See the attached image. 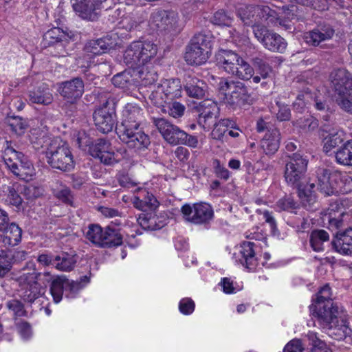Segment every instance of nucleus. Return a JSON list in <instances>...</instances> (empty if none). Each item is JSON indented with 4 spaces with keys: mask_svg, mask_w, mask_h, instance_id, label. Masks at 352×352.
Masks as SVG:
<instances>
[{
    "mask_svg": "<svg viewBox=\"0 0 352 352\" xmlns=\"http://www.w3.org/2000/svg\"><path fill=\"white\" fill-rule=\"evenodd\" d=\"M157 52V47L150 41L132 42L124 53V62L130 67L140 68L153 58Z\"/></svg>",
    "mask_w": 352,
    "mask_h": 352,
    "instance_id": "obj_6",
    "label": "nucleus"
},
{
    "mask_svg": "<svg viewBox=\"0 0 352 352\" xmlns=\"http://www.w3.org/2000/svg\"><path fill=\"white\" fill-rule=\"evenodd\" d=\"M308 160L298 152L287 156L285 161L284 177L291 186H298L303 181L307 170Z\"/></svg>",
    "mask_w": 352,
    "mask_h": 352,
    "instance_id": "obj_11",
    "label": "nucleus"
},
{
    "mask_svg": "<svg viewBox=\"0 0 352 352\" xmlns=\"http://www.w3.org/2000/svg\"><path fill=\"white\" fill-rule=\"evenodd\" d=\"M7 307L9 310L13 312V314L16 316H23L25 314L23 305L18 300H9L6 304Z\"/></svg>",
    "mask_w": 352,
    "mask_h": 352,
    "instance_id": "obj_62",
    "label": "nucleus"
},
{
    "mask_svg": "<svg viewBox=\"0 0 352 352\" xmlns=\"http://www.w3.org/2000/svg\"><path fill=\"white\" fill-rule=\"evenodd\" d=\"M160 85L169 100H173L182 96V85L177 78L165 80Z\"/></svg>",
    "mask_w": 352,
    "mask_h": 352,
    "instance_id": "obj_35",
    "label": "nucleus"
},
{
    "mask_svg": "<svg viewBox=\"0 0 352 352\" xmlns=\"http://www.w3.org/2000/svg\"><path fill=\"white\" fill-rule=\"evenodd\" d=\"M104 229L98 224H89L85 233L86 239L100 248Z\"/></svg>",
    "mask_w": 352,
    "mask_h": 352,
    "instance_id": "obj_45",
    "label": "nucleus"
},
{
    "mask_svg": "<svg viewBox=\"0 0 352 352\" xmlns=\"http://www.w3.org/2000/svg\"><path fill=\"white\" fill-rule=\"evenodd\" d=\"M239 55L233 51L221 50L215 56L217 65L230 75L236 65H239Z\"/></svg>",
    "mask_w": 352,
    "mask_h": 352,
    "instance_id": "obj_27",
    "label": "nucleus"
},
{
    "mask_svg": "<svg viewBox=\"0 0 352 352\" xmlns=\"http://www.w3.org/2000/svg\"><path fill=\"white\" fill-rule=\"evenodd\" d=\"M28 97L30 102L43 105H49L54 100L52 90L45 83L29 91Z\"/></svg>",
    "mask_w": 352,
    "mask_h": 352,
    "instance_id": "obj_26",
    "label": "nucleus"
},
{
    "mask_svg": "<svg viewBox=\"0 0 352 352\" xmlns=\"http://www.w3.org/2000/svg\"><path fill=\"white\" fill-rule=\"evenodd\" d=\"M198 115V124L204 129H209L214 123L218 114L217 104L212 100H204L196 107Z\"/></svg>",
    "mask_w": 352,
    "mask_h": 352,
    "instance_id": "obj_18",
    "label": "nucleus"
},
{
    "mask_svg": "<svg viewBox=\"0 0 352 352\" xmlns=\"http://www.w3.org/2000/svg\"><path fill=\"white\" fill-rule=\"evenodd\" d=\"M143 110L137 104L128 103L122 111L121 121L116 126V133L140 127Z\"/></svg>",
    "mask_w": 352,
    "mask_h": 352,
    "instance_id": "obj_17",
    "label": "nucleus"
},
{
    "mask_svg": "<svg viewBox=\"0 0 352 352\" xmlns=\"http://www.w3.org/2000/svg\"><path fill=\"white\" fill-rule=\"evenodd\" d=\"M112 83L117 87L121 89H129L135 85V80L131 72L124 70L113 76L111 79Z\"/></svg>",
    "mask_w": 352,
    "mask_h": 352,
    "instance_id": "obj_42",
    "label": "nucleus"
},
{
    "mask_svg": "<svg viewBox=\"0 0 352 352\" xmlns=\"http://www.w3.org/2000/svg\"><path fill=\"white\" fill-rule=\"evenodd\" d=\"M294 124L305 132L313 131L318 126V121L312 116L300 118Z\"/></svg>",
    "mask_w": 352,
    "mask_h": 352,
    "instance_id": "obj_53",
    "label": "nucleus"
},
{
    "mask_svg": "<svg viewBox=\"0 0 352 352\" xmlns=\"http://www.w3.org/2000/svg\"><path fill=\"white\" fill-rule=\"evenodd\" d=\"M310 311L316 318L319 325L328 331V333L336 340H344L350 336L351 329L346 321L341 318L339 308L333 302L329 301L322 306L321 304L311 305Z\"/></svg>",
    "mask_w": 352,
    "mask_h": 352,
    "instance_id": "obj_1",
    "label": "nucleus"
},
{
    "mask_svg": "<svg viewBox=\"0 0 352 352\" xmlns=\"http://www.w3.org/2000/svg\"><path fill=\"white\" fill-rule=\"evenodd\" d=\"M65 292V276H59L52 281L50 293L56 303L59 302Z\"/></svg>",
    "mask_w": 352,
    "mask_h": 352,
    "instance_id": "obj_47",
    "label": "nucleus"
},
{
    "mask_svg": "<svg viewBox=\"0 0 352 352\" xmlns=\"http://www.w3.org/2000/svg\"><path fill=\"white\" fill-rule=\"evenodd\" d=\"M272 111L276 113L280 121H287L291 118V111L287 104L281 101H276L275 106L272 107Z\"/></svg>",
    "mask_w": 352,
    "mask_h": 352,
    "instance_id": "obj_56",
    "label": "nucleus"
},
{
    "mask_svg": "<svg viewBox=\"0 0 352 352\" xmlns=\"http://www.w3.org/2000/svg\"><path fill=\"white\" fill-rule=\"evenodd\" d=\"M210 48V37L202 33L196 34L186 47L185 60L189 65H200L206 63L209 58Z\"/></svg>",
    "mask_w": 352,
    "mask_h": 352,
    "instance_id": "obj_10",
    "label": "nucleus"
},
{
    "mask_svg": "<svg viewBox=\"0 0 352 352\" xmlns=\"http://www.w3.org/2000/svg\"><path fill=\"white\" fill-rule=\"evenodd\" d=\"M162 111L165 113L167 112L170 116L177 118L184 115L185 107L178 102L168 100Z\"/></svg>",
    "mask_w": 352,
    "mask_h": 352,
    "instance_id": "obj_54",
    "label": "nucleus"
},
{
    "mask_svg": "<svg viewBox=\"0 0 352 352\" xmlns=\"http://www.w3.org/2000/svg\"><path fill=\"white\" fill-rule=\"evenodd\" d=\"M26 267L32 269V272L23 273L20 276L19 280L22 287L21 297L24 301L32 303L45 292V286H41L39 281L43 279L50 282L52 276L50 273L36 272L32 262L27 263Z\"/></svg>",
    "mask_w": 352,
    "mask_h": 352,
    "instance_id": "obj_3",
    "label": "nucleus"
},
{
    "mask_svg": "<svg viewBox=\"0 0 352 352\" xmlns=\"http://www.w3.org/2000/svg\"><path fill=\"white\" fill-rule=\"evenodd\" d=\"M149 23L152 28L160 32L177 31L179 15L174 11L156 10L151 14Z\"/></svg>",
    "mask_w": 352,
    "mask_h": 352,
    "instance_id": "obj_16",
    "label": "nucleus"
},
{
    "mask_svg": "<svg viewBox=\"0 0 352 352\" xmlns=\"http://www.w3.org/2000/svg\"><path fill=\"white\" fill-rule=\"evenodd\" d=\"M65 37V34L58 28H54L43 35V41L45 45H54L63 41Z\"/></svg>",
    "mask_w": 352,
    "mask_h": 352,
    "instance_id": "obj_55",
    "label": "nucleus"
},
{
    "mask_svg": "<svg viewBox=\"0 0 352 352\" xmlns=\"http://www.w3.org/2000/svg\"><path fill=\"white\" fill-rule=\"evenodd\" d=\"M117 134L128 148L136 152L145 151L151 144L149 136L140 127L118 132Z\"/></svg>",
    "mask_w": 352,
    "mask_h": 352,
    "instance_id": "obj_15",
    "label": "nucleus"
},
{
    "mask_svg": "<svg viewBox=\"0 0 352 352\" xmlns=\"http://www.w3.org/2000/svg\"><path fill=\"white\" fill-rule=\"evenodd\" d=\"M252 64L263 79L268 78L272 72V67L264 56H259L253 58Z\"/></svg>",
    "mask_w": 352,
    "mask_h": 352,
    "instance_id": "obj_48",
    "label": "nucleus"
},
{
    "mask_svg": "<svg viewBox=\"0 0 352 352\" xmlns=\"http://www.w3.org/2000/svg\"><path fill=\"white\" fill-rule=\"evenodd\" d=\"M23 186L18 183H13L7 187L6 201L10 205L19 207L21 205L23 199L19 195Z\"/></svg>",
    "mask_w": 352,
    "mask_h": 352,
    "instance_id": "obj_41",
    "label": "nucleus"
},
{
    "mask_svg": "<svg viewBox=\"0 0 352 352\" xmlns=\"http://www.w3.org/2000/svg\"><path fill=\"white\" fill-rule=\"evenodd\" d=\"M112 4L111 0H80L73 4V8L82 19L94 21L100 10H111Z\"/></svg>",
    "mask_w": 352,
    "mask_h": 352,
    "instance_id": "obj_13",
    "label": "nucleus"
},
{
    "mask_svg": "<svg viewBox=\"0 0 352 352\" xmlns=\"http://www.w3.org/2000/svg\"><path fill=\"white\" fill-rule=\"evenodd\" d=\"M256 5H243L236 9V14L246 25H252L254 10Z\"/></svg>",
    "mask_w": 352,
    "mask_h": 352,
    "instance_id": "obj_50",
    "label": "nucleus"
},
{
    "mask_svg": "<svg viewBox=\"0 0 352 352\" xmlns=\"http://www.w3.org/2000/svg\"><path fill=\"white\" fill-rule=\"evenodd\" d=\"M47 164L54 169L69 172L74 168L75 162L69 144L60 140H54L45 152Z\"/></svg>",
    "mask_w": 352,
    "mask_h": 352,
    "instance_id": "obj_7",
    "label": "nucleus"
},
{
    "mask_svg": "<svg viewBox=\"0 0 352 352\" xmlns=\"http://www.w3.org/2000/svg\"><path fill=\"white\" fill-rule=\"evenodd\" d=\"M329 240V233L324 230H314L310 234V245L316 252L324 250V243Z\"/></svg>",
    "mask_w": 352,
    "mask_h": 352,
    "instance_id": "obj_39",
    "label": "nucleus"
},
{
    "mask_svg": "<svg viewBox=\"0 0 352 352\" xmlns=\"http://www.w3.org/2000/svg\"><path fill=\"white\" fill-rule=\"evenodd\" d=\"M85 91V82L81 78L76 77L63 82L59 92L65 100L63 109L66 113L72 115L77 111L80 99Z\"/></svg>",
    "mask_w": 352,
    "mask_h": 352,
    "instance_id": "obj_9",
    "label": "nucleus"
},
{
    "mask_svg": "<svg viewBox=\"0 0 352 352\" xmlns=\"http://www.w3.org/2000/svg\"><path fill=\"white\" fill-rule=\"evenodd\" d=\"M55 267L60 271L69 272L72 270L76 263L74 256L68 254H62V256H55Z\"/></svg>",
    "mask_w": 352,
    "mask_h": 352,
    "instance_id": "obj_46",
    "label": "nucleus"
},
{
    "mask_svg": "<svg viewBox=\"0 0 352 352\" xmlns=\"http://www.w3.org/2000/svg\"><path fill=\"white\" fill-rule=\"evenodd\" d=\"M336 238L332 245L336 251L342 254L352 255V228L344 232H337Z\"/></svg>",
    "mask_w": 352,
    "mask_h": 352,
    "instance_id": "obj_28",
    "label": "nucleus"
},
{
    "mask_svg": "<svg viewBox=\"0 0 352 352\" xmlns=\"http://www.w3.org/2000/svg\"><path fill=\"white\" fill-rule=\"evenodd\" d=\"M344 212H338L332 213L330 212L326 215V218L329 222V226L331 228L339 229L343 226L342 217Z\"/></svg>",
    "mask_w": 352,
    "mask_h": 352,
    "instance_id": "obj_60",
    "label": "nucleus"
},
{
    "mask_svg": "<svg viewBox=\"0 0 352 352\" xmlns=\"http://www.w3.org/2000/svg\"><path fill=\"white\" fill-rule=\"evenodd\" d=\"M310 98L311 95L309 93L298 94L293 103L294 110L299 113H302L307 108V102Z\"/></svg>",
    "mask_w": 352,
    "mask_h": 352,
    "instance_id": "obj_61",
    "label": "nucleus"
},
{
    "mask_svg": "<svg viewBox=\"0 0 352 352\" xmlns=\"http://www.w3.org/2000/svg\"><path fill=\"white\" fill-rule=\"evenodd\" d=\"M93 118L98 129L103 133L112 131L116 123V113L107 106L98 108L93 113Z\"/></svg>",
    "mask_w": 352,
    "mask_h": 352,
    "instance_id": "obj_20",
    "label": "nucleus"
},
{
    "mask_svg": "<svg viewBox=\"0 0 352 352\" xmlns=\"http://www.w3.org/2000/svg\"><path fill=\"white\" fill-rule=\"evenodd\" d=\"M330 187L328 195L345 194L352 190V178L342 174L339 171L331 172Z\"/></svg>",
    "mask_w": 352,
    "mask_h": 352,
    "instance_id": "obj_23",
    "label": "nucleus"
},
{
    "mask_svg": "<svg viewBox=\"0 0 352 352\" xmlns=\"http://www.w3.org/2000/svg\"><path fill=\"white\" fill-rule=\"evenodd\" d=\"M195 302L189 298L182 299L179 304V309L180 312L184 315H189L194 311Z\"/></svg>",
    "mask_w": 352,
    "mask_h": 352,
    "instance_id": "obj_63",
    "label": "nucleus"
},
{
    "mask_svg": "<svg viewBox=\"0 0 352 352\" xmlns=\"http://www.w3.org/2000/svg\"><path fill=\"white\" fill-rule=\"evenodd\" d=\"M90 155L98 158L104 164L111 165L116 162L114 149L111 143L104 139H98L89 148Z\"/></svg>",
    "mask_w": 352,
    "mask_h": 352,
    "instance_id": "obj_19",
    "label": "nucleus"
},
{
    "mask_svg": "<svg viewBox=\"0 0 352 352\" xmlns=\"http://www.w3.org/2000/svg\"><path fill=\"white\" fill-rule=\"evenodd\" d=\"M255 244L250 241L243 242L239 248L238 259L240 263L245 267L252 270L257 265V258L256 257Z\"/></svg>",
    "mask_w": 352,
    "mask_h": 352,
    "instance_id": "obj_25",
    "label": "nucleus"
},
{
    "mask_svg": "<svg viewBox=\"0 0 352 352\" xmlns=\"http://www.w3.org/2000/svg\"><path fill=\"white\" fill-rule=\"evenodd\" d=\"M254 36L263 47L272 52L283 53L287 43L278 34L268 30L265 26H258L254 29Z\"/></svg>",
    "mask_w": 352,
    "mask_h": 352,
    "instance_id": "obj_14",
    "label": "nucleus"
},
{
    "mask_svg": "<svg viewBox=\"0 0 352 352\" xmlns=\"http://www.w3.org/2000/svg\"><path fill=\"white\" fill-rule=\"evenodd\" d=\"M84 287V285L78 281L69 280L65 277V295L67 298H74L79 292Z\"/></svg>",
    "mask_w": 352,
    "mask_h": 352,
    "instance_id": "obj_58",
    "label": "nucleus"
},
{
    "mask_svg": "<svg viewBox=\"0 0 352 352\" xmlns=\"http://www.w3.org/2000/svg\"><path fill=\"white\" fill-rule=\"evenodd\" d=\"M306 338L309 344L311 346V351H314V352H332L326 347L324 342L318 338L316 333L309 331L306 335Z\"/></svg>",
    "mask_w": 352,
    "mask_h": 352,
    "instance_id": "obj_51",
    "label": "nucleus"
},
{
    "mask_svg": "<svg viewBox=\"0 0 352 352\" xmlns=\"http://www.w3.org/2000/svg\"><path fill=\"white\" fill-rule=\"evenodd\" d=\"M133 205L141 210H155L158 207L159 202L152 193L146 189L139 188L134 197Z\"/></svg>",
    "mask_w": 352,
    "mask_h": 352,
    "instance_id": "obj_29",
    "label": "nucleus"
},
{
    "mask_svg": "<svg viewBox=\"0 0 352 352\" xmlns=\"http://www.w3.org/2000/svg\"><path fill=\"white\" fill-rule=\"evenodd\" d=\"M336 162L342 165L352 166V141H346L335 152Z\"/></svg>",
    "mask_w": 352,
    "mask_h": 352,
    "instance_id": "obj_38",
    "label": "nucleus"
},
{
    "mask_svg": "<svg viewBox=\"0 0 352 352\" xmlns=\"http://www.w3.org/2000/svg\"><path fill=\"white\" fill-rule=\"evenodd\" d=\"M181 212L185 220L194 224L208 223L214 217L213 209L207 203L186 204L182 207Z\"/></svg>",
    "mask_w": 352,
    "mask_h": 352,
    "instance_id": "obj_12",
    "label": "nucleus"
},
{
    "mask_svg": "<svg viewBox=\"0 0 352 352\" xmlns=\"http://www.w3.org/2000/svg\"><path fill=\"white\" fill-rule=\"evenodd\" d=\"M115 43L108 36L91 40L85 45V50L87 52L91 53L94 55H99L107 52V50L113 48Z\"/></svg>",
    "mask_w": 352,
    "mask_h": 352,
    "instance_id": "obj_32",
    "label": "nucleus"
},
{
    "mask_svg": "<svg viewBox=\"0 0 352 352\" xmlns=\"http://www.w3.org/2000/svg\"><path fill=\"white\" fill-rule=\"evenodd\" d=\"M345 139V133L344 131L333 129L325 139L324 151L327 153L332 148L339 146Z\"/></svg>",
    "mask_w": 352,
    "mask_h": 352,
    "instance_id": "obj_40",
    "label": "nucleus"
},
{
    "mask_svg": "<svg viewBox=\"0 0 352 352\" xmlns=\"http://www.w3.org/2000/svg\"><path fill=\"white\" fill-rule=\"evenodd\" d=\"M54 195L63 203L69 206H73L74 195L69 187L61 185L60 189H56L54 191Z\"/></svg>",
    "mask_w": 352,
    "mask_h": 352,
    "instance_id": "obj_57",
    "label": "nucleus"
},
{
    "mask_svg": "<svg viewBox=\"0 0 352 352\" xmlns=\"http://www.w3.org/2000/svg\"><path fill=\"white\" fill-rule=\"evenodd\" d=\"M293 188L298 190V196L305 207L311 206L316 201V185L314 183L304 184L303 181H302L298 186H294Z\"/></svg>",
    "mask_w": 352,
    "mask_h": 352,
    "instance_id": "obj_30",
    "label": "nucleus"
},
{
    "mask_svg": "<svg viewBox=\"0 0 352 352\" xmlns=\"http://www.w3.org/2000/svg\"><path fill=\"white\" fill-rule=\"evenodd\" d=\"M329 301L332 302L331 292L329 286L326 285L318 292L314 305H319V304H321V306H322L324 305H327ZM312 305H314V304Z\"/></svg>",
    "mask_w": 352,
    "mask_h": 352,
    "instance_id": "obj_59",
    "label": "nucleus"
},
{
    "mask_svg": "<svg viewBox=\"0 0 352 352\" xmlns=\"http://www.w3.org/2000/svg\"><path fill=\"white\" fill-rule=\"evenodd\" d=\"M122 243V235L120 230L111 226L104 228L101 247L103 248H111L118 247Z\"/></svg>",
    "mask_w": 352,
    "mask_h": 352,
    "instance_id": "obj_33",
    "label": "nucleus"
},
{
    "mask_svg": "<svg viewBox=\"0 0 352 352\" xmlns=\"http://www.w3.org/2000/svg\"><path fill=\"white\" fill-rule=\"evenodd\" d=\"M280 140V133L279 130L275 127H270L261 140L259 146L266 155H272L278 151Z\"/></svg>",
    "mask_w": 352,
    "mask_h": 352,
    "instance_id": "obj_24",
    "label": "nucleus"
},
{
    "mask_svg": "<svg viewBox=\"0 0 352 352\" xmlns=\"http://www.w3.org/2000/svg\"><path fill=\"white\" fill-rule=\"evenodd\" d=\"M304 348L301 340L294 339L285 346L283 352H302Z\"/></svg>",
    "mask_w": 352,
    "mask_h": 352,
    "instance_id": "obj_64",
    "label": "nucleus"
},
{
    "mask_svg": "<svg viewBox=\"0 0 352 352\" xmlns=\"http://www.w3.org/2000/svg\"><path fill=\"white\" fill-rule=\"evenodd\" d=\"M149 99L154 105L162 109L169 100L167 96H165V92L160 84L155 87L149 96Z\"/></svg>",
    "mask_w": 352,
    "mask_h": 352,
    "instance_id": "obj_49",
    "label": "nucleus"
},
{
    "mask_svg": "<svg viewBox=\"0 0 352 352\" xmlns=\"http://www.w3.org/2000/svg\"><path fill=\"white\" fill-rule=\"evenodd\" d=\"M157 219L155 216L148 217L147 214H142L140 215L138 221L140 225L146 230H155L161 229L165 223L162 222L157 223Z\"/></svg>",
    "mask_w": 352,
    "mask_h": 352,
    "instance_id": "obj_52",
    "label": "nucleus"
},
{
    "mask_svg": "<svg viewBox=\"0 0 352 352\" xmlns=\"http://www.w3.org/2000/svg\"><path fill=\"white\" fill-rule=\"evenodd\" d=\"M153 123L168 144H184L192 148L197 147L199 143L197 137L186 133L166 119L153 118Z\"/></svg>",
    "mask_w": 352,
    "mask_h": 352,
    "instance_id": "obj_8",
    "label": "nucleus"
},
{
    "mask_svg": "<svg viewBox=\"0 0 352 352\" xmlns=\"http://www.w3.org/2000/svg\"><path fill=\"white\" fill-rule=\"evenodd\" d=\"M336 102L344 111L352 115V74L345 69L333 70L329 76Z\"/></svg>",
    "mask_w": 352,
    "mask_h": 352,
    "instance_id": "obj_2",
    "label": "nucleus"
},
{
    "mask_svg": "<svg viewBox=\"0 0 352 352\" xmlns=\"http://www.w3.org/2000/svg\"><path fill=\"white\" fill-rule=\"evenodd\" d=\"M317 189L325 195H328L330 187L331 171L324 168H318L316 172Z\"/></svg>",
    "mask_w": 352,
    "mask_h": 352,
    "instance_id": "obj_37",
    "label": "nucleus"
},
{
    "mask_svg": "<svg viewBox=\"0 0 352 352\" xmlns=\"http://www.w3.org/2000/svg\"><path fill=\"white\" fill-rule=\"evenodd\" d=\"M210 21L216 25L230 27L234 21V17L232 12L220 9L213 14Z\"/></svg>",
    "mask_w": 352,
    "mask_h": 352,
    "instance_id": "obj_44",
    "label": "nucleus"
},
{
    "mask_svg": "<svg viewBox=\"0 0 352 352\" xmlns=\"http://www.w3.org/2000/svg\"><path fill=\"white\" fill-rule=\"evenodd\" d=\"M206 84L197 78H190L184 87L187 94L192 98H201L205 96Z\"/></svg>",
    "mask_w": 352,
    "mask_h": 352,
    "instance_id": "obj_34",
    "label": "nucleus"
},
{
    "mask_svg": "<svg viewBox=\"0 0 352 352\" xmlns=\"http://www.w3.org/2000/svg\"><path fill=\"white\" fill-rule=\"evenodd\" d=\"M3 232L2 241L6 246H15L21 240L22 230L15 223H8L6 228L0 231Z\"/></svg>",
    "mask_w": 352,
    "mask_h": 352,
    "instance_id": "obj_31",
    "label": "nucleus"
},
{
    "mask_svg": "<svg viewBox=\"0 0 352 352\" xmlns=\"http://www.w3.org/2000/svg\"><path fill=\"white\" fill-rule=\"evenodd\" d=\"M6 123L10 130L17 135H23L28 127L27 121L20 116H8Z\"/></svg>",
    "mask_w": 352,
    "mask_h": 352,
    "instance_id": "obj_43",
    "label": "nucleus"
},
{
    "mask_svg": "<svg viewBox=\"0 0 352 352\" xmlns=\"http://www.w3.org/2000/svg\"><path fill=\"white\" fill-rule=\"evenodd\" d=\"M11 141H6L3 146L2 158L7 168L15 175L25 179L34 171L32 162L21 152L15 148Z\"/></svg>",
    "mask_w": 352,
    "mask_h": 352,
    "instance_id": "obj_4",
    "label": "nucleus"
},
{
    "mask_svg": "<svg viewBox=\"0 0 352 352\" xmlns=\"http://www.w3.org/2000/svg\"><path fill=\"white\" fill-rule=\"evenodd\" d=\"M237 63L230 75L243 80H250L254 74L253 67L240 56Z\"/></svg>",
    "mask_w": 352,
    "mask_h": 352,
    "instance_id": "obj_36",
    "label": "nucleus"
},
{
    "mask_svg": "<svg viewBox=\"0 0 352 352\" xmlns=\"http://www.w3.org/2000/svg\"><path fill=\"white\" fill-rule=\"evenodd\" d=\"M335 34V30L330 25L318 27L305 34V42L313 46H318L322 42L331 39Z\"/></svg>",
    "mask_w": 352,
    "mask_h": 352,
    "instance_id": "obj_22",
    "label": "nucleus"
},
{
    "mask_svg": "<svg viewBox=\"0 0 352 352\" xmlns=\"http://www.w3.org/2000/svg\"><path fill=\"white\" fill-rule=\"evenodd\" d=\"M252 14L254 16L251 26L253 28L254 33V29L258 26H265L263 23L267 25H274L278 20L276 12L267 6L256 5Z\"/></svg>",
    "mask_w": 352,
    "mask_h": 352,
    "instance_id": "obj_21",
    "label": "nucleus"
},
{
    "mask_svg": "<svg viewBox=\"0 0 352 352\" xmlns=\"http://www.w3.org/2000/svg\"><path fill=\"white\" fill-rule=\"evenodd\" d=\"M219 89L225 95L226 104L232 109L250 105L254 102V98L249 93L248 88L241 82H235L221 78L219 82Z\"/></svg>",
    "mask_w": 352,
    "mask_h": 352,
    "instance_id": "obj_5",
    "label": "nucleus"
}]
</instances>
